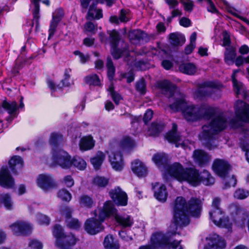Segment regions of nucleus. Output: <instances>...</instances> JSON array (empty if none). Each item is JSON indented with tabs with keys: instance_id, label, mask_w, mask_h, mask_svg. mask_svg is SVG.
<instances>
[{
	"instance_id": "nucleus-43",
	"label": "nucleus",
	"mask_w": 249,
	"mask_h": 249,
	"mask_svg": "<svg viewBox=\"0 0 249 249\" xmlns=\"http://www.w3.org/2000/svg\"><path fill=\"white\" fill-rule=\"evenodd\" d=\"M164 125L162 124L153 123L148 129L149 135L155 136L160 133L163 129Z\"/></svg>"
},
{
	"instance_id": "nucleus-25",
	"label": "nucleus",
	"mask_w": 249,
	"mask_h": 249,
	"mask_svg": "<svg viewBox=\"0 0 249 249\" xmlns=\"http://www.w3.org/2000/svg\"><path fill=\"white\" fill-rule=\"evenodd\" d=\"M206 239L208 246L211 248L223 249L226 246L225 240L216 234L213 233L209 235Z\"/></svg>"
},
{
	"instance_id": "nucleus-18",
	"label": "nucleus",
	"mask_w": 249,
	"mask_h": 249,
	"mask_svg": "<svg viewBox=\"0 0 249 249\" xmlns=\"http://www.w3.org/2000/svg\"><path fill=\"white\" fill-rule=\"evenodd\" d=\"M109 195L116 204L120 206H125L127 205V195L119 187L114 188L110 191Z\"/></svg>"
},
{
	"instance_id": "nucleus-9",
	"label": "nucleus",
	"mask_w": 249,
	"mask_h": 249,
	"mask_svg": "<svg viewBox=\"0 0 249 249\" xmlns=\"http://www.w3.org/2000/svg\"><path fill=\"white\" fill-rule=\"evenodd\" d=\"M168 241V239L165 238L164 233L161 232H156L153 233L151 237V245L142 246L139 249L164 248Z\"/></svg>"
},
{
	"instance_id": "nucleus-27",
	"label": "nucleus",
	"mask_w": 249,
	"mask_h": 249,
	"mask_svg": "<svg viewBox=\"0 0 249 249\" xmlns=\"http://www.w3.org/2000/svg\"><path fill=\"white\" fill-rule=\"evenodd\" d=\"M153 188L154 191V196L157 200L164 202L166 200L168 193L166 187L163 184H160L156 182L153 185Z\"/></svg>"
},
{
	"instance_id": "nucleus-36",
	"label": "nucleus",
	"mask_w": 249,
	"mask_h": 249,
	"mask_svg": "<svg viewBox=\"0 0 249 249\" xmlns=\"http://www.w3.org/2000/svg\"><path fill=\"white\" fill-rule=\"evenodd\" d=\"M105 158V154L102 152L98 151L95 157L91 159V162L95 169H99Z\"/></svg>"
},
{
	"instance_id": "nucleus-34",
	"label": "nucleus",
	"mask_w": 249,
	"mask_h": 249,
	"mask_svg": "<svg viewBox=\"0 0 249 249\" xmlns=\"http://www.w3.org/2000/svg\"><path fill=\"white\" fill-rule=\"evenodd\" d=\"M129 36L131 39H133L134 37L137 40H140L141 39L144 40L145 41H149L150 38L154 39V36L151 35L149 36L148 35L140 30H134L131 32L129 34Z\"/></svg>"
},
{
	"instance_id": "nucleus-64",
	"label": "nucleus",
	"mask_w": 249,
	"mask_h": 249,
	"mask_svg": "<svg viewBox=\"0 0 249 249\" xmlns=\"http://www.w3.org/2000/svg\"><path fill=\"white\" fill-rule=\"evenodd\" d=\"M74 54L78 55L80 59V61L81 63L84 64L89 59V56L88 54H84L79 51H75Z\"/></svg>"
},
{
	"instance_id": "nucleus-60",
	"label": "nucleus",
	"mask_w": 249,
	"mask_h": 249,
	"mask_svg": "<svg viewBox=\"0 0 249 249\" xmlns=\"http://www.w3.org/2000/svg\"><path fill=\"white\" fill-rule=\"evenodd\" d=\"M36 219L40 225H48L50 223L49 218L45 215L41 213H38L36 215Z\"/></svg>"
},
{
	"instance_id": "nucleus-31",
	"label": "nucleus",
	"mask_w": 249,
	"mask_h": 249,
	"mask_svg": "<svg viewBox=\"0 0 249 249\" xmlns=\"http://www.w3.org/2000/svg\"><path fill=\"white\" fill-rule=\"evenodd\" d=\"M23 161L21 158L18 156L12 157L9 161L10 169L14 173H16L18 170L21 169Z\"/></svg>"
},
{
	"instance_id": "nucleus-12",
	"label": "nucleus",
	"mask_w": 249,
	"mask_h": 249,
	"mask_svg": "<svg viewBox=\"0 0 249 249\" xmlns=\"http://www.w3.org/2000/svg\"><path fill=\"white\" fill-rule=\"evenodd\" d=\"M235 112L239 121L249 123V105L242 101H238L235 106Z\"/></svg>"
},
{
	"instance_id": "nucleus-15",
	"label": "nucleus",
	"mask_w": 249,
	"mask_h": 249,
	"mask_svg": "<svg viewBox=\"0 0 249 249\" xmlns=\"http://www.w3.org/2000/svg\"><path fill=\"white\" fill-rule=\"evenodd\" d=\"M178 227V226L176 225L175 223H171L168 232L166 234H164L165 238L168 239V242L166 245V246L164 248H161L162 249H164L165 248H168V249H183L182 246L180 244V241H174L173 242L170 243V238L175 235L177 233H179V232H177Z\"/></svg>"
},
{
	"instance_id": "nucleus-30",
	"label": "nucleus",
	"mask_w": 249,
	"mask_h": 249,
	"mask_svg": "<svg viewBox=\"0 0 249 249\" xmlns=\"http://www.w3.org/2000/svg\"><path fill=\"white\" fill-rule=\"evenodd\" d=\"M152 160L159 168L164 169L168 164V157L165 153H157L153 156Z\"/></svg>"
},
{
	"instance_id": "nucleus-57",
	"label": "nucleus",
	"mask_w": 249,
	"mask_h": 249,
	"mask_svg": "<svg viewBox=\"0 0 249 249\" xmlns=\"http://www.w3.org/2000/svg\"><path fill=\"white\" fill-rule=\"evenodd\" d=\"M136 89L142 94L146 92V85L145 81L142 79L138 81L136 85Z\"/></svg>"
},
{
	"instance_id": "nucleus-1",
	"label": "nucleus",
	"mask_w": 249,
	"mask_h": 249,
	"mask_svg": "<svg viewBox=\"0 0 249 249\" xmlns=\"http://www.w3.org/2000/svg\"><path fill=\"white\" fill-rule=\"evenodd\" d=\"M158 87L162 92L173 103L169 105L174 112L181 111L184 119L188 122H195L201 119L213 120L204 125L202 131L199 135L202 144L208 149L212 150L217 146V133L226 128L229 124L232 127L237 124L234 120H230L228 113L222 112L218 108L204 105L200 107L188 103L183 94L176 91V87L168 80L158 83Z\"/></svg>"
},
{
	"instance_id": "nucleus-20",
	"label": "nucleus",
	"mask_w": 249,
	"mask_h": 249,
	"mask_svg": "<svg viewBox=\"0 0 249 249\" xmlns=\"http://www.w3.org/2000/svg\"><path fill=\"white\" fill-rule=\"evenodd\" d=\"M61 213L66 217V223L68 227L71 229H77L81 225V223L77 219L72 218L71 217L72 210L68 207H64L61 209Z\"/></svg>"
},
{
	"instance_id": "nucleus-26",
	"label": "nucleus",
	"mask_w": 249,
	"mask_h": 249,
	"mask_svg": "<svg viewBox=\"0 0 249 249\" xmlns=\"http://www.w3.org/2000/svg\"><path fill=\"white\" fill-rule=\"evenodd\" d=\"M112 208L114 211L112 213L109 214V216L111 215H114L116 221L120 225L124 227H131L133 225V219L131 216L127 214H119L116 213V210L114 209L113 206Z\"/></svg>"
},
{
	"instance_id": "nucleus-21",
	"label": "nucleus",
	"mask_w": 249,
	"mask_h": 249,
	"mask_svg": "<svg viewBox=\"0 0 249 249\" xmlns=\"http://www.w3.org/2000/svg\"><path fill=\"white\" fill-rule=\"evenodd\" d=\"M193 157L195 162L201 167L205 166L208 164L211 159L210 156L202 150L194 151Z\"/></svg>"
},
{
	"instance_id": "nucleus-63",
	"label": "nucleus",
	"mask_w": 249,
	"mask_h": 249,
	"mask_svg": "<svg viewBox=\"0 0 249 249\" xmlns=\"http://www.w3.org/2000/svg\"><path fill=\"white\" fill-rule=\"evenodd\" d=\"M85 29L87 32L94 34L97 30V26L95 25L92 22L89 21L85 24Z\"/></svg>"
},
{
	"instance_id": "nucleus-4",
	"label": "nucleus",
	"mask_w": 249,
	"mask_h": 249,
	"mask_svg": "<svg viewBox=\"0 0 249 249\" xmlns=\"http://www.w3.org/2000/svg\"><path fill=\"white\" fill-rule=\"evenodd\" d=\"M186 181L192 186H196L200 182L205 185H212L214 182V179L206 170L200 174L195 168H187L184 170L180 181Z\"/></svg>"
},
{
	"instance_id": "nucleus-28",
	"label": "nucleus",
	"mask_w": 249,
	"mask_h": 249,
	"mask_svg": "<svg viewBox=\"0 0 249 249\" xmlns=\"http://www.w3.org/2000/svg\"><path fill=\"white\" fill-rule=\"evenodd\" d=\"M133 172L139 177H145L147 173V169L145 164L139 160H135L131 163Z\"/></svg>"
},
{
	"instance_id": "nucleus-14",
	"label": "nucleus",
	"mask_w": 249,
	"mask_h": 249,
	"mask_svg": "<svg viewBox=\"0 0 249 249\" xmlns=\"http://www.w3.org/2000/svg\"><path fill=\"white\" fill-rule=\"evenodd\" d=\"M184 170L182 166L178 162L167 164L163 169L166 175H169L179 181L181 180Z\"/></svg>"
},
{
	"instance_id": "nucleus-32",
	"label": "nucleus",
	"mask_w": 249,
	"mask_h": 249,
	"mask_svg": "<svg viewBox=\"0 0 249 249\" xmlns=\"http://www.w3.org/2000/svg\"><path fill=\"white\" fill-rule=\"evenodd\" d=\"M103 17L102 10L96 5H90L87 15V19H99Z\"/></svg>"
},
{
	"instance_id": "nucleus-24",
	"label": "nucleus",
	"mask_w": 249,
	"mask_h": 249,
	"mask_svg": "<svg viewBox=\"0 0 249 249\" xmlns=\"http://www.w3.org/2000/svg\"><path fill=\"white\" fill-rule=\"evenodd\" d=\"M71 70L70 69H66L64 72V79H62L61 81V83L57 86L55 85L54 83L52 80H48L47 81V85L48 87L52 90V91H54L57 89H60L63 87L69 86L70 85L69 81L71 77Z\"/></svg>"
},
{
	"instance_id": "nucleus-8",
	"label": "nucleus",
	"mask_w": 249,
	"mask_h": 249,
	"mask_svg": "<svg viewBox=\"0 0 249 249\" xmlns=\"http://www.w3.org/2000/svg\"><path fill=\"white\" fill-rule=\"evenodd\" d=\"M48 164L51 166L59 165L63 168H69L72 165L71 156L64 150L53 149Z\"/></svg>"
},
{
	"instance_id": "nucleus-33",
	"label": "nucleus",
	"mask_w": 249,
	"mask_h": 249,
	"mask_svg": "<svg viewBox=\"0 0 249 249\" xmlns=\"http://www.w3.org/2000/svg\"><path fill=\"white\" fill-rule=\"evenodd\" d=\"M236 51L232 47H227L224 53V59L225 62L229 65L234 63L236 57Z\"/></svg>"
},
{
	"instance_id": "nucleus-16",
	"label": "nucleus",
	"mask_w": 249,
	"mask_h": 249,
	"mask_svg": "<svg viewBox=\"0 0 249 249\" xmlns=\"http://www.w3.org/2000/svg\"><path fill=\"white\" fill-rule=\"evenodd\" d=\"M15 234L17 235H27L31 232L32 227L28 223L24 221H17L10 226Z\"/></svg>"
},
{
	"instance_id": "nucleus-62",
	"label": "nucleus",
	"mask_w": 249,
	"mask_h": 249,
	"mask_svg": "<svg viewBox=\"0 0 249 249\" xmlns=\"http://www.w3.org/2000/svg\"><path fill=\"white\" fill-rule=\"evenodd\" d=\"M42 244L39 241L35 239L31 240L29 243L30 249H42Z\"/></svg>"
},
{
	"instance_id": "nucleus-10",
	"label": "nucleus",
	"mask_w": 249,
	"mask_h": 249,
	"mask_svg": "<svg viewBox=\"0 0 249 249\" xmlns=\"http://www.w3.org/2000/svg\"><path fill=\"white\" fill-rule=\"evenodd\" d=\"M112 167L116 171H121L124 166L123 155L117 148H111L107 151Z\"/></svg>"
},
{
	"instance_id": "nucleus-47",
	"label": "nucleus",
	"mask_w": 249,
	"mask_h": 249,
	"mask_svg": "<svg viewBox=\"0 0 249 249\" xmlns=\"http://www.w3.org/2000/svg\"><path fill=\"white\" fill-rule=\"evenodd\" d=\"M228 210L233 216H239L244 212V210L240 206L234 203L231 204L229 205Z\"/></svg>"
},
{
	"instance_id": "nucleus-39",
	"label": "nucleus",
	"mask_w": 249,
	"mask_h": 249,
	"mask_svg": "<svg viewBox=\"0 0 249 249\" xmlns=\"http://www.w3.org/2000/svg\"><path fill=\"white\" fill-rule=\"evenodd\" d=\"M239 70H234L231 76L232 81L234 87V91L236 94H240L242 91H244V86L243 84L237 81L235 79V75L239 72Z\"/></svg>"
},
{
	"instance_id": "nucleus-13",
	"label": "nucleus",
	"mask_w": 249,
	"mask_h": 249,
	"mask_svg": "<svg viewBox=\"0 0 249 249\" xmlns=\"http://www.w3.org/2000/svg\"><path fill=\"white\" fill-rule=\"evenodd\" d=\"M165 138L169 142L175 143L177 147L181 146L184 148L186 147L183 138L177 132V125L175 124H173L172 130L167 133Z\"/></svg>"
},
{
	"instance_id": "nucleus-22",
	"label": "nucleus",
	"mask_w": 249,
	"mask_h": 249,
	"mask_svg": "<svg viewBox=\"0 0 249 249\" xmlns=\"http://www.w3.org/2000/svg\"><path fill=\"white\" fill-rule=\"evenodd\" d=\"M0 185L7 188H12L14 185V179L7 167H2L0 170Z\"/></svg>"
},
{
	"instance_id": "nucleus-54",
	"label": "nucleus",
	"mask_w": 249,
	"mask_h": 249,
	"mask_svg": "<svg viewBox=\"0 0 249 249\" xmlns=\"http://www.w3.org/2000/svg\"><path fill=\"white\" fill-rule=\"evenodd\" d=\"M58 196L63 201H70L71 199V193L66 189L60 190L58 193Z\"/></svg>"
},
{
	"instance_id": "nucleus-38",
	"label": "nucleus",
	"mask_w": 249,
	"mask_h": 249,
	"mask_svg": "<svg viewBox=\"0 0 249 249\" xmlns=\"http://www.w3.org/2000/svg\"><path fill=\"white\" fill-rule=\"evenodd\" d=\"M170 43L174 46H178L185 42V39L183 36L178 33H172L169 36Z\"/></svg>"
},
{
	"instance_id": "nucleus-44",
	"label": "nucleus",
	"mask_w": 249,
	"mask_h": 249,
	"mask_svg": "<svg viewBox=\"0 0 249 249\" xmlns=\"http://www.w3.org/2000/svg\"><path fill=\"white\" fill-rule=\"evenodd\" d=\"M84 80L87 84L89 85L99 86L101 85L100 79L96 74H92L86 76Z\"/></svg>"
},
{
	"instance_id": "nucleus-23",
	"label": "nucleus",
	"mask_w": 249,
	"mask_h": 249,
	"mask_svg": "<svg viewBox=\"0 0 249 249\" xmlns=\"http://www.w3.org/2000/svg\"><path fill=\"white\" fill-rule=\"evenodd\" d=\"M240 146L244 151H246L247 160L249 163V128L244 126L240 139Z\"/></svg>"
},
{
	"instance_id": "nucleus-59",
	"label": "nucleus",
	"mask_w": 249,
	"mask_h": 249,
	"mask_svg": "<svg viewBox=\"0 0 249 249\" xmlns=\"http://www.w3.org/2000/svg\"><path fill=\"white\" fill-rule=\"evenodd\" d=\"M183 5L185 11L189 13L191 12L194 8V2L191 0H180Z\"/></svg>"
},
{
	"instance_id": "nucleus-50",
	"label": "nucleus",
	"mask_w": 249,
	"mask_h": 249,
	"mask_svg": "<svg viewBox=\"0 0 249 249\" xmlns=\"http://www.w3.org/2000/svg\"><path fill=\"white\" fill-rule=\"evenodd\" d=\"M72 165L77 168L79 170H84L86 167V161L82 158L79 157H74L71 160Z\"/></svg>"
},
{
	"instance_id": "nucleus-11",
	"label": "nucleus",
	"mask_w": 249,
	"mask_h": 249,
	"mask_svg": "<svg viewBox=\"0 0 249 249\" xmlns=\"http://www.w3.org/2000/svg\"><path fill=\"white\" fill-rule=\"evenodd\" d=\"M222 85L217 82L207 81L201 84L196 93L200 96H211L212 93L222 87Z\"/></svg>"
},
{
	"instance_id": "nucleus-42",
	"label": "nucleus",
	"mask_w": 249,
	"mask_h": 249,
	"mask_svg": "<svg viewBox=\"0 0 249 249\" xmlns=\"http://www.w3.org/2000/svg\"><path fill=\"white\" fill-rule=\"evenodd\" d=\"M135 145L134 142L129 137H125L122 139L120 142V146L125 150H129L132 148Z\"/></svg>"
},
{
	"instance_id": "nucleus-29",
	"label": "nucleus",
	"mask_w": 249,
	"mask_h": 249,
	"mask_svg": "<svg viewBox=\"0 0 249 249\" xmlns=\"http://www.w3.org/2000/svg\"><path fill=\"white\" fill-rule=\"evenodd\" d=\"M95 145V141L90 136L82 137L79 142V146L81 151H86L92 149Z\"/></svg>"
},
{
	"instance_id": "nucleus-58",
	"label": "nucleus",
	"mask_w": 249,
	"mask_h": 249,
	"mask_svg": "<svg viewBox=\"0 0 249 249\" xmlns=\"http://www.w3.org/2000/svg\"><path fill=\"white\" fill-rule=\"evenodd\" d=\"M81 6L83 9L86 10L90 5H97L98 0H80Z\"/></svg>"
},
{
	"instance_id": "nucleus-53",
	"label": "nucleus",
	"mask_w": 249,
	"mask_h": 249,
	"mask_svg": "<svg viewBox=\"0 0 249 249\" xmlns=\"http://www.w3.org/2000/svg\"><path fill=\"white\" fill-rule=\"evenodd\" d=\"M1 198L5 207L8 210L12 209L13 203L11 197L8 194H4L1 196Z\"/></svg>"
},
{
	"instance_id": "nucleus-3",
	"label": "nucleus",
	"mask_w": 249,
	"mask_h": 249,
	"mask_svg": "<svg viewBox=\"0 0 249 249\" xmlns=\"http://www.w3.org/2000/svg\"><path fill=\"white\" fill-rule=\"evenodd\" d=\"M112 203L110 201H107L102 209L96 210L94 212L95 217L89 218L85 223L86 231L91 235H94L104 229L102 223L105 218L109 216L113 212Z\"/></svg>"
},
{
	"instance_id": "nucleus-41",
	"label": "nucleus",
	"mask_w": 249,
	"mask_h": 249,
	"mask_svg": "<svg viewBox=\"0 0 249 249\" xmlns=\"http://www.w3.org/2000/svg\"><path fill=\"white\" fill-rule=\"evenodd\" d=\"M1 106L10 115L14 114L17 109V104L16 102H8L4 101Z\"/></svg>"
},
{
	"instance_id": "nucleus-35",
	"label": "nucleus",
	"mask_w": 249,
	"mask_h": 249,
	"mask_svg": "<svg viewBox=\"0 0 249 249\" xmlns=\"http://www.w3.org/2000/svg\"><path fill=\"white\" fill-rule=\"evenodd\" d=\"M104 246L106 249H119L120 246L117 241H115L112 235H107L104 240Z\"/></svg>"
},
{
	"instance_id": "nucleus-2",
	"label": "nucleus",
	"mask_w": 249,
	"mask_h": 249,
	"mask_svg": "<svg viewBox=\"0 0 249 249\" xmlns=\"http://www.w3.org/2000/svg\"><path fill=\"white\" fill-rule=\"evenodd\" d=\"M201 208L202 203L198 199L192 198L187 203L184 198L177 197L174 204L173 223L179 227L188 225L190 222L189 214L194 217H198Z\"/></svg>"
},
{
	"instance_id": "nucleus-56",
	"label": "nucleus",
	"mask_w": 249,
	"mask_h": 249,
	"mask_svg": "<svg viewBox=\"0 0 249 249\" xmlns=\"http://www.w3.org/2000/svg\"><path fill=\"white\" fill-rule=\"evenodd\" d=\"M60 20H59V18H55L53 17V19L51 22V24L50 25V29H49V37H51L53 36L55 31L56 28L57 26V25L58 23L59 22Z\"/></svg>"
},
{
	"instance_id": "nucleus-17",
	"label": "nucleus",
	"mask_w": 249,
	"mask_h": 249,
	"mask_svg": "<svg viewBox=\"0 0 249 249\" xmlns=\"http://www.w3.org/2000/svg\"><path fill=\"white\" fill-rule=\"evenodd\" d=\"M78 240L74 234L71 233L64 235L61 240H57L55 245L59 249H71Z\"/></svg>"
},
{
	"instance_id": "nucleus-52",
	"label": "nucleus",
	"mask_w": 249,
	"mask_h": 249,
	"mask_svg": "<svg viewBox=\"0 0 249 249\" xmlns=\"http://www.w3.org/2000/svg\"><path fill=\"white\" fill-rule=\"evenodd\" d=\"M53 234L56 238V241L61 239L65 235L63 232L62 227L59 225H56L53 228Z\"/></svg>"
},
{
	"instance_id": "nucleus-7",
	"label": "nucleus",
	"mask_w": 249,
	"mask_h": 249,
	"mask_svg": "<svg viewBox=\"0 0 249 249\" xmlns=\"http://www.w3.org/2000/svg\"><path fill=\"white\" fill-rule=\"evenodd\" d=\"M109 34L112 48L111 54L113 57L116 59H118L121 57L124 56L125 61L129 63L130 60L128 57L129 55V53L126 46H124L123 50L117 48V46L121 39L119 33L116 30H112L109 32Z\"/></svg>"
},
{
	"instance_id": "nucleus-45",
	"label": "nucleus",
	"mask_w": 249,
	"mask_h": 249,
	"mask_svg": "<svg viewBox=\"0 0 249 249\" xmlns=\"http://www.w3.org/2000/svg\"><path fill=\"white\" fill-rule=\"evenodd\" d=\"M196 32H194L190 36V43L187 45L185 49L184 52L186 54H190L194 48L196 47Z\"/></svg>"
},
{
	"instance_id": "nucleus-49",
	"label": "nucleus",
	"mask_w": 249,
	"mask_h": 249,
	"mask_svg": "<svg viewBox=\"0 0 249 249\" xmlns=\"http://www.w3.org/2000/svg\"><path fill=\"white\" fill-rule=\"evenodd\" d=\"M107 75L108 78L110 80H112L115 73V68L110 57L107 58Z\"/></svg>"
},
{
	"instance_id": "nucleus-55",
	"label": "nucleus",
	"mask_w": 249,
	"mask_h": 249,
	"mask_svg": "<svg viewBox=\"0 0 249 249\" xmlns=\"http://www.w3.org/2000/svg\"><path fill=\"white\" fill-rule=\"evenodd\" d=\"M107 178L102 177H96L93 179V183L99 187H105L108 183Z\"/></svg>"
},
{
	"instance_id": "nucleus-61",
	"label": "nucleus",
	"mask_w": 249,
	"mask_h": 249,
	"mask_svg": "<svg viewBox=\"0 0 249 249\" xmlns=\"http://www.w3.org/2000/svg\"><path fill=\"white\" fill-rule=\"evenodd\" d=\"M109 90L113 101L116 105H118L120 101L123 99L122 96L119 93L115 92L112 87L109 88Z\"/></svg>"
},
{
	"instance_id": "nucleus-46",
	"label": "nucleus",
	"mask_w": 249,
	"mask_h": 249,
	"mask_svg": "<svg viewBox=\"0 0 249 249\" xmlns=\"http://www.w3.org/2000/svg\"><path fill=\"white\" fill-rule=\"evenodd\" d=\"M63 140V136L58 133H53L51 135L50 138V143L54 146L59 144Z\"/></svg>"
},
{
	"instance_id": "nucleus-48",
	"label": "nucleus",
	"mask_w": 249,
	"mask_h": 249,
	"mask_svg": "<svg viewBox=\"0 0 249 249\" xmlns=\"http://www.w3.org/2000/svg\"><path fill=\"white\" fill-rule=\"evenodd\" d=\"M40 0H31V2L34 5V9L33 12L34 16L33 22L36 23V26H38L39 22V1Z\"/></svg>"
},
{
	"instance_id": "nucleus-51",
	"label": "nucleus",
	"mask_w": 249,
	"mask_h": 249,
	"mask_svg": "<svg viewBox=\"0 0 249 249\" xmlns=\"http://www.w3.org/2000/svg\"><path fill=\"white\" fill-rule=\"evenodd\" d=\"M249 196V192L242 188L237 189L233 195L234 197L237 199H244Z\"/></svg>"
},
{
	"instance_id": "nucleus-19",
	"label": "nucleus",
	"mask_w": 249,
	"mask_h": 249,
	"mask_svg": "<svg viewBox=\"0 0 249 249\" xmlns=\"http://www.w3.org/2000/svg\"><path fill=\"white\" fill-rule=\"evenodd\" d=\"M37 186L44 191L48 190L55 186L53 177L49 174H40L36 179Z\"/></svg>"
},
{
	"instance_id": "nucleus-37",
	"label": "nucleus",
	"mask_w": 249,
	"mask_h": 249,
	"mask_svg": "<svg viewBox=\"0 0 249 249\" xmlns=\"http://www.w3.org/2000/svg\"><path fill=\"white\" fill-rule=\"evenodd\" d=\"M180 71L188 75H193L196 71V66L193 63H184L179 66Z\"/></svg>"
},
{
	"instance_id": "nucleus-5",
	"label": "nucleus",
	"mask_w": 249,
	"mask_h": 249,
	"mask_svg": "<svg viewBox=\"0 0 249 249\" xmlns=\"http://www.w3.org/2000/svg\"><path fill=\"white\" fill-rule=\"evenodd\" d=\"M214 172L219 177L225 178L224 179V188L226 189L231 186H235L236 184V179L234 176L226 177L230 169V165L227 161L217 159L214 160L213 165Z\"/></svg>"
},
{
	"instance_id": "nucleus-6",
	"label": "nucleus",
	"mask_w": 249,
	"mask_h": 249,
	"mask_svg": "<svg viewBox=\"0 0 249 249\" xmlns=\"http://www.w3.org/2000/svg\"><path fill=\"white\" fill-rule=\"evenodd\" d=\"M220 199L214 198L212 204V210L209 212L210 219L217 226L220 227L229 228L231 223L228 217H225L223 213L219 208Z\"/></svg>"
},
{
	"instance_id": "nucleus-40",
	"label": "nucleus",
	"mask_w": 249,
	"mask_h": 249,
	"mask_svg": "<svg viewBox=\"0 0 249 249\" xmlns=\"http://www.w3.org/2000/svg\"><path fill=\"white\" fill-rule=\"evenodd\" d=\"M79 203L81 207L91 208L93 205V201L91 197L87 195H82L79 198Z\"/></svg>"
}]
</instances>
